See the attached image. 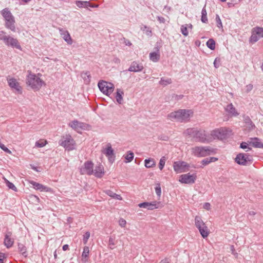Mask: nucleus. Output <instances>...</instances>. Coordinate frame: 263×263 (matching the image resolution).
Masks as SVG:
<instances>
[{
  "instance_id": "obj_1",
  "label": "nucleus",
  "mask_w": 263,
  "mask_h": 263,
  "mask_svg": "<svg viewBox=\"0 0 263 263\" xmlns=\"http://www.w3.org/2000/svg\"><path fill=\"white\" fill-rule=\"evenodd\" d=\"M193 115V111L191 109H180L168 114L167 118L171 121L186 122L189 121Z\"/></svg>"
},
{
  "instance_id": "obj_2",
  "label": "nucleus",
  "mask_w": 263,
  "mask_h": 263,
  "mask_svg": "<svg viewBox=\"0 0 263 263\" xmlns=\"http://www.w3.org/2000/svg\"><path fill=\"white\" fill-rule=\"evenodd\" d=\"M28 75L27 77L26 83L33 90H39L43 85H45V82L37 77L35 74L32 73L30 71H28Z\"/></svg>"
},
{
  "instance_id": "obj_3",
  "label": "nucleus",
  "mask_w": 263,
  "mask_h": 263,
  "mask_svg": "<svg viewBox=\"0 0 263 263\" xmlns=\"http://www.w3.org/2000/svg\"><path fill=\"white\" fill-rule=\"evenodd\" d=\"M0 40L3 41L4 43L7 46L21 49V46L18 40L10 35H7L4 31H0Z\"/></svg>"
},
{
  "instance_id": "obj_4",
  "label": "nucleus",
  "mask_w": 263,
  "mask_h": 263,
  "mask_svg": "<svg viewBox=\"0 0 263 263\" xmlns=\"http://www.w3.org/2000/svg\"><path fill=\"white\" fill-rule=\"evenodd\" d=\"M192 152L195 156L203 157L214 153L215 151L209 146H195L192 148Z\"/></svg>"
},
{
  "instance_id": "obj_5",
  "label": "nucleus",
  "mask_w": 263,
  "mask_h": 263,
  "mask_svg": "<svg viewBox=\"0 0 263 263\" xmlns=\"http://www.w3.org/2000/svg\"><path fill=\"white\" fill-rule=\"evenodd\" d=\"M195 225L203 238H206L209 235L210 230L200 216H195Z\"/></svg>"
},
{
  "instance_id": "obj_6",
  "label": "nucleus",
  "mask_w": 263,
  "mask_h": 263,
  "mask_svg": "<svg viewBox=\"0 0 263 263\" xmlns=\"http://www.w3.org/2000/svg\"><path fill=\"white\" fill-rule=\"evenodd\" d=\"M59 144L66 149L71 151L75 148L76 143L70 135H66L62 137L59 141Z\"/></svg>"
},
{
  "instance_id": "obj_7",
  "label": "nucleus",
  "mask_w": 263,
  "mask_h": 263,
  "mask_svg": "<svg viewBox=\"0 0 263 263\" xmlns=\"http://www.w3.org/2000/svg\"><path fill=\"white\" fill-rule=\"evenodd\" d=\"M98 86L100 91L107 96L110 95L114 90V84L105 81H99Z\"/></svg>"
},
{
  "instance_id": "obj_8",
  "label": "nucleus",
  "mask_w": 263,
  "mask_h": 263,
  "mask_svg": "<svg viewBox=\"0 0 263 263\" xmlns=\"http://www.w3.org/2000/svg\"><path fill=\"white\" fill-rule=\"evenodd\" d=\"M263 37V28L262 27H256L252 30V35L250 38V43L254 44Z\"/></svg>"
},
{
  "instance_id": "obj_9",
  "label": "nucleus",
  "mask_w": 263,
  "mask_h": 263,
  "mask_svg": "<svg viewBox=\"0 0 263 263\" xmlns=\"http://www.w3.org/2000/svg\"><path fill=\"white\" fill-rule=\"evenodd\" d=\"M189 164L184 161H176L174 162L173 168L177 173L185 172L189 171Z\"/></svg>"
},
{
  "instance_id": "obj_10",
  "label": "nucleus",
  "mask_w": 263,
  "mask_h": 263,
  "mask_svg": "<svg viewBox=\"0 0 263 263\" xmlns=\"http://www.w3.org/2000/svg\"><path fill=\"white\" fill-rule=\"evenodd\" d=\"M8 84L9 87L18 94L22 93V88L20 83L15 78H7Z\"/></svg>"
},
{
  "instance_id": "obj_11",
  "label": "nucleus",
  "mask_w": 263,
  "mask_h": 263,
  "mask_svg": "<svg viewBox=\"0 0 263 263\" xmlns=\"http://www.w3.org/2000/svg\"><path fill=\"white\" fill-rule=\"evenodd\" d=\"M196 179L195 174L191 175L190 173L183 174L180 176L179 181L182 183L193 184Z\"/></svg>"
},
{
  "instance_id": "obj_12",
  "label": "nucleus",
  "mask_w": 263,
  "mask_h": 263,
  "mask_svg": "<svg viewBox=\"0 0 263 263\" xmlns=\"http://www.w3.org/2000/svg\"><path fill=\"white\" fill-rule=\"evenodd\" d=\"M139 207L145 208L147 210H153L155 209H158L162 207V204L160 202L154 201L152 202H144L138 204Z\"/></svg>"
},
{
  "instance_id": "obj_13",
  "label": "nucleus",
  "mask_w": 263,
  "mask_h": 263,
  "mask_svg": "<svg viewBox=\"0 0 263 263\" xmlns=\"http://www.w3.org/2000/svg\"><path fill=\"white\" fill-rule=\"evenodd\" d=\"M102 152L108 157L109 162H112L114 161V149L112 148L110 143H107L106 147L103 149Z\"/></svg>"
},
{
  "instance_id": "obj_14",
  "label": "nucleus",
  "mask_w": 263,
  "mask_h": 263,
  "mask_svg": "<svg viewBox=\"0 0 263 263\" xmlns=\"http://www.w3.org/2000/svg\"><path fill=\"white\" fill-rule=\"evenodd\" d=\"M250 146L255 148H263V143L257 138H251L248 141V149H251Z\"/></svg>"
},
{
  "instance_id": "obj_15",
  "label": "nucleus",
  "mask_w": 263,
  "mask_h": 263,
  "mask_svg": "<svg viewBox=\"0 0 263 263\" xmlns=\"http://www.w3.org/2000/svg\"><path fill=\"white\" fill-rule=\"evenodd\" d=\"M84 167L81 168V174L90 175L93 173V164L91 161H87L84 164Z\"/></svg>"
},
{
  "instance_id": "obj_16",
  "label": "nucleus",
  "mask_w": 263,
  "mask_h": 263,
  "mask_svg": "<svg viewBox=\"0 0 263 263\" xmlns=\"http://www.w3.org/2000/svg\"><path fill=\"white\" fill-rule=\"evenodd\" d=\"M69 126L75 130L85 129L87 125L84 123L81 122L77 120H73L69 123Z\"/></svg>"
},
{
  "instance_id": "obj_17",
  "label": "nucleus",
  "mask_w": 263,
  "mask_h": 263,
  "mask_svg": "<svg viewBox=\"0 0 263 263\" xmlns=\"http://www.w3.org/2000/svg\"><path fill=\"white\" fill-rule=\"evenodd\" d=\"M30 183L36 190H40V191H45L46 192H52V191L51 188L45 186L42 184L36 182L34 181H30Z\"/></svg>"
},
{
  "instance_id": "obj_18",
  "label": "nucleus",
  "mask_w": 263,
  "mask_h": 263,
  "mask_svg": "<svg viewBox=\"0 0 263 263\" xmlns=\"http://www.w3.org/2000/svg\"><path fill=\"white\" fill-rule=\"evenodd\" d=\"M60 35L62 36L64 41L69 45L72 44V40L68 31L65 30L62 28H59Z\"/></svg>"
},
{
  "instance_id": "obj_19",
  "label": "nucleus",
  "mask_w": 263,
  "mask_h": 263,
  "mask_svg": "<svg viewBox=\"0 0 263 263\" xmlns=\"http://www.w3.org/2000/svg\"><path fill=\"white\" fill-rule=\"evenodd\" d=\"M143 69V66L142 64L139 63L137 61H134L131 63L128 70L130 72H140Z\"/></svg>"
},
{
  "instance_id": "obj_20",
  "label": "nucleus",
  "mask_w": 263,
  "mask_h": 263,
  "mask_svg": "<svg viewBox=\"0 0 263 263\" xmlns=\"http://www.w3.org/2000/svg\"><path fill=\"white\" fill-rule=\"evenodd\" d=\"M11 236L12 232L9 231L7 232L5 235L4 243L7 248H11L14 243V240L11 238Z\"/></svg>"
},
{
  "instance_id": "obj_21",
  "label": "nucleus",
  "mask_w": 263,
  "mask_h": 263,
  "mask_svg": "<svg viewBox=\"0 0 263 263\" xmlns=\"http://www.w3.org/2000/svg\"><path fill=\"white\" fill-rule=\"evenodd\" d=\"M76 4L77 7L79 8H87L88 7L91 8H98L99 7L98 5L96 4H91L89 1H76Z\"/></svg>"
},
{
  "instance_id": "obj_22",
  "label": "nucleus",
  "mask_w": 263,
  "mask_h": 263,
  "mask_svg": "<svg viewBox=\"0 0 263 263\" xmlns=\"http://www.w3.org/2000/svg\"><path fill=\"white\" fill-rule=\"evenodd\" d=\"M227 129L223 128L214 130L212 132L211 135L214 137L222 139L224 138L227 134Z\"/></svg>"
},
{
  "instance_id": "obj_23",
  "label": "nucleus",
  "mask_w": 263,
  "mask_h": 263,
  "mask_svg": "<svg viewBox=\"0 0 263 263\" xmlns=\"http://www.w3.org/2000/svg\"><path fill=\"white\" fill-rule=\"evenodd\" d=\"M207 135L205 131L203 129H198L195 139L197 141L204 142L206 140Z\"/></svg>"
},
{
  "instance_id": "obj_24",
  "label": "nucleus",
  "mask_w": 263,
  "mask_h": 263,
  "mask_svg": "<svg viewBox=\"0 0 263 263\" xmlns=\"http://www.w3.org/2000/svg\"><path fill=\"white\" fill-rule=\"evenodd\" d=\"M1 14L3 16L5 19V21H6L8 20L14 18V17L9 10L8 8H5L3 9L1 11Z\"/></svg>"
},
{
  "instance_id": "obj_25",
  "label": "nucleus",
  "mask_w": 263,
  "mask_h": 263,
  "mask_svg": "<svg viewBox=\"0 0 263 263\" xmlns=\"http://www.w3.org/2000/svg\"><path fill=\"white\" fill-rule=\"evenodd\" d=\"M235 161L239 165H245L247 162V158L243 154L240 153L237 155Z\"/></svg>"
},
{
  "instance_id": "obj_26",
  "label": "nucleus",
  "mask_w": 263,
  "mask_h": 263,
  "mask_svg": "<svg viewBox=\"0 0 263 263\" xmlns=\"http://www.w3.org/2000/svg\"><path fill=\"white\" fill-rule=\"evenodd\" d=\"M156 49V51L151 52L149 53V59L154 62H158L160 60V58L159 48L157 47Z\"/></svg>"
},
{
  "instance_id": "obj_27",
  "label": "nucleus",
  "mask_w": 263,
  "mask_h": 263,
  "mask_svg": "<svg viewBox=\"0 0 263 263\" xmlns=\"http://www.w3.org/2000/svg\"><path fill=\"white\" fill-rule=\"evenodd\" d=\"M15 18L8 20L5 21V27L7 29H10L13 32L16 31V28L15 26Z\"/></svg>"
},
{
  "instance_id": "obj_28",
  "label": "nucleus",
  "mask_w": 263,
  "mask_h": 263,
  "mask_svg": "<svg viewBox=\"0 0 263 263\" xmlns=\"http://www.w3.org/2000/svg\"><path fill=\"white\" fill-rule=\"evenodd\" d=\"M198 129L196 128H189L186 129L184 132V136H189L194 139H195Z\"/></svg>"
},
{
  "instance_id": "obj_29",
  "label": "nucleus",
  "mask_w": 263,
  "mask_h": 263,
  "mask_svg": "<svg viewBox=\"0 0 263 263\" xmlns=\"http://www.w3.org/2000/svg\"><path fill=\"white\" fill-rule=\"evenodd\" d=\"M225 110L232 116H236L238 115L235 108L232 103L228 104L225 108Z\"/></svg>"
},
{
  "instance_id": "obj_30",
  "label": "nucleus",
  "mask_w": 263,
  "mask_h": 263,
  "mask_svg": "<svg viewBox=\"0 0 263 263\" xmlns=\"http://www.w3.org/2000/svg\"><path fill=\"white\" fill-rule=\"evenodd\" d=\"M94 175L98 178H101L104 174V168L102 165H99L96 167L93 171Z\"/></svg>"
},
{
  "instance_id": "obj_31",
  "label": "nucleus",
  "mask_w": 263,
  "mask_h": 263,
  "mask_svg": "<svg viewBox=\"0 0 263 263\" xmlns=\"http://www.w3.org/2000/svg\"><path fill=\"white\" fill-rule=\"evenodd\" d=\"M81 77L84 81V83L86 84H89L90 82L91 76L89 71H83L81 73Z\"/></svg>"
},
{
  "instance_id": "obj_32",
  "label": "nucleus",
  "mask_w": 263,
  "mask_h": 263,
  "mask_svg": "<svg viewBox=\"0 0 263 263\" xmlns=\"http://www.w3.org/2000/svg\"><path fill=\"white\" fill-rule=\"evenodd\" d=\"M124 95L123 91L120 89H117V92H116V99L117 102L121 104L123 102V95Z\"/></svg>"
},
{
  "instance_id": "obj_33",
  "label": "nucleus",
  "mask_w": 263,
  "mask_h": 263,
  "mask_svg": "<svg viewBox=\"0 0 263 263\" xmlns=\"http://www.w3.org/2000/svg\"><path fill=\"white\" fill-rule=\"evenodd\" d=\"M105 193L107 195L109 196L110 197H112V198H115V199H118L119 200H122V198L120 195L115 193L114 192H112V191H111L110 190H107L105 191Z\"/></svg>"
},
{
  "instance_id": "obj_34",
  "label": "nucleus",
  "mask_w": 263,
  "mask_h": 263,
  "mask_svg": "<svg viewBox=\"0 0 263 263\" xmlns=\"http://www.w3.org/2000/svg\"><path fill=\"white\" fill-rule=\"evenodd\" d=\"M89 253V249L88 247L85 246L83 248V251L82 254V260L85 261L87 260V258L88 257Z\"/></svg>"
},
{
  "instance_id": "obj_35",
  "label": "nucleus",
  "mask_w": 263,
  "mask_h": 263,
  "mask_svg": "<svg viewBox=\"0 0 263 263\" xmlns=\"http://www.w3.org/2000/svg\"><path fill=\"white\" fill-rule=\"evenodd\" d=\"M145 166L147 168H151L155 165V162L153 159H147L144 161Z\"/></svg>"
},
{
  "instance_id": "obj_36",
  "label": "nucleus",
  "mask_w": 263,
  "mask_h": 263,
  "mask_svg": "<svg viewBox=\"0 0 263 263\" xmlns=\"http://www.w3.org/2000/svg\"><path fill=\"white\" fill-rule=\"evenodd\" d=\"M18 249L19 252L22 254L25 257L27 256L26 254V247L23 244L21 243H18Z\"/></svg>"
},
{
  "instance_id": "obj_37",
  "label": "nucleus",
  "mask_w": 263,
  "mask_h": 263,
  "mask_svg": "<svg viewBox=\"0 0 263 263\" xmlns=\"http://www.w3.org/2000/svg\"><path fill=\"white\" fill-rule=\"evenodd\" d=\"M206 46L211 50H214L215 48V42L212 39H210L206 42Z\"/></svg>"
},
{
  "instance_id": "obj_38",
  "label": "nucleus",
  "mask_w": 263,
  "mask_h": 263,
  "mask_svg": "<svg viewBox=\"0 0 263 263\" xmlns=\"http://www.w3.org/2000/svg\"><path fill=\"white\" fill-rule=\"evenodd\" d=\"M172 82V81L171 78L164 79L162 78L161 79L159 84L163 86H166L168 84H171Z\"/></svg>"
},
{
  "instance_id": "obj_39",
  "label": "nucleus",
  "mask_w": 263,
  "mask_h": 263,
  "mask_svg": "<svg viewBox=\"0 0 263 263\" xmlns=\"http://www.w3.org/2000/svg\"><path fill=\"white\" fill-rule=\"evenodd\" d=\"M207 13L206 9L205 8H203L201 11V20L203 23H207L208 22V18H207Z\"/></svg>"
},
{
  "instance_id": "obj_40",
  "label": "nucleus",
  "mask_w": 263,
  "mask_h": 263,
  "mask_svg": "<svg viewBox=\"0 0 263 263\" xmlns=\"http://www.w3.org/2000/svg\"><path fill=\"white\" fill-rule=\"evenodd\" d=\"M141 29L143 31H145V34L148 36H151L152 35V30L151 28L148 27H147L146 25H142L141 27Z\"/></svg>"
},
{
  "instance_id": "obj_41",
  "label": "nucleus",
  "mask_w": 263,
  "mask_h": 263,
  "mask_svg": "<svg viewBox=\"0 0 263 263\" xmlns=\"http://www.w3.org/2000/svg\"><path fill=\"white\" fill-rule=\"evenodd\" d=\"M181 32L184 36H186L188 35L187 24L183 25L181 26Z\"/></svg>"
},
{
  "instance_id": "obj_42",
  "label": "nucleus",
  "mask_w": 263,
  "mask_h": 263,
  "mask_svg": "<svg viewBox=\"0 0 263 263\" xmlns=\"http://www.w3.org/2000/svg\"><path fill=\"white\" fill-rule=\"evenodd\" d=\"M47 143L46 140H40L35 142V146L37 147H42L44 146Z\"/></svg>"
},
{
  "instance_id": "obj_43",
  "label": "nucleus",
  "mask_w": 263,
  "mask_h": 263,
  "mask_svg": "<svg viewBox=\"0 0 263 263\" xmlns=\"http://www.w3.org/2000/svg\"><path fill=\"white\" fill-rule=\"evenodd\" d=\"M165 161H166V158L164 156L162 157L160 159L159 163V167L160 170H162L163 168L165 163Z\"/></svg>"
},
{
  "instance_id": "obj_44",
  "label": "nucleus",
  "mask_w": 263,
  "mask_h": 263,
  "mask_svg": "<svg viewBox=\"0 0 263 263\" xmlns=\"http://www.w3.org/2000/svg\"><path fill=\"white\" fill-rule=\"evenodd\" d=\"M6 184H7V186L9 189L12 190L14 191H15V192L17 191L16 187L12 182H10V181L7 180Z\"/></svg>"
},
{
  "instance_id": "obj_45",
  "label": "nucleus",
  "mask_w": 263,
  "mask_h": 263,
  "mask_svg": "<svg viewBox=\"0 0 263 263\" xmlns=\"http://www.w3.org/2000/svg\"><path fill=\"white\" fill-rule=\"evenodd\" d=\"M129 152L130 153L128 154L125 157V159L127 160V162H131L134 158V153L130 152Z\"/></svg>"
},
{
  "instance_id": "obj_46",
  "label": "nucleus",
  "mask_w": 263,
  "mask_h": 263,
  "mask_svg": "<svg viewBox=\"0 0 263 263\" xmlns=\"http://www.w3.org/2000/svg\"><path fill=\"white\" fill-rule=\"evenodd\" d=\"M216 22L217 23V26L219 28H222V24L221 21V19L218 15H216Z\"/></svg>"
},
{
  "instance_id": "obj_47",
  "label": "nucleus",
  "mask_w": 263,
  "mask_h": 263,
  "mask_svg": "<svg viewBox=\"0 0 263 263\" xmlns=\"http://www.w3.org/2000/svg\"><path fill=\"white\" fill-rule=\"evenodd\" d=\"M90 237V233L89 232H86L85 234L83 235V241L84 244H86L87 242L88 239Z\"/></svg>"
},
{
  "instance_id": "obj_48",
  "label": "nucleus",
  "mask_w": 263,
  "mask_h": 263,
  "mask_svg": "<svg viewBox=\"0 0 263 263\" xmlns=\"http://www.w3.org/2000/svg\"><path fill=\"white\" fill-rule=\"evenodd\" d=\"M214 66L215 68H218L220 64V59L219 58H216L214 61Z\"/></svg>"
},
{
  "instance_id": "obj_49",
  "label": "nucleus",
  "mask_w": 263,
  "mask_h": 263,
  "mask_svg": "<svg viewBox=\"0 0 263 263\" xmlns=\"http://www.w3.org/2000/svg\"><path fill=\"white\" fill-rule=\"evenodd\" d=\"M155 192L156 194L160 197L161 194V187L159 184L157 185V186L155 188Z\"/></svg>"
},
{
  "instance_id": "obj_50",
  "label": "nucleus",
  "mask_w": 263,
  "mask_h": 263,
  "mask_svg": "<svg viewBox=\"0 0 263 263\" xmlns=\"http://www.w3.org/2000/svg\"><path fill=\"white\" fill-rule=\"evenodd\" d=\"M255 128V125L252 123V121L248 119V130H251Z\"/></svg>"
},
{
  "instance_id": "obj_51",
  "label": "nucleus",
  "mask_w": 263,
  "mask_h": 263,
  "mask_svg": "<svg viewBox=\"0 0 263 263\" xmlns=\"http://www.w3.org/2000/svg\"><path fill=\"white\" fill-rule=\"evenodd\" d=\"M119 224L121 227L124 228L126 226V221L124 219L120 218L119 220Z\"/></svg>"
},
{
  "instance_id": "obj_52",
  "label": "nucleus",
  "mask_w": 263,
  "mask_h": 263,
  "mask_svg": "<svg viewBox=\"0 0 263 263\" xmlns=\"http://www.w3.org/2000/svg\"><path fill=\"white\" fill-rule=\"evenodd\" d=\"M115 245V243L114 242V239H113L111 237H110L109 239V248L111 249H113L114 248L112 247L111 246H114Z\"/></svg>"
},
{
  "instance_id": "obj_53",
  "label": "nucleus",
  "mask_w": 263,
  "mask_h": 263,
  "mask_svg": "<svg viewBox=\"0 0 263 263\" xmlns=\"http://www.w3.org/2000/svg\"><path fill=\"white\" fill-rule=\"evenodd\" d=\"M210 163H211V161L209 160V158H206L202 160L201 161V164L204 166Z\"/></svg>"
},
{
  "instance_id": "obj_54",
  "label": "nucleus",
  "mask_w": 263,
  "mask_h": 263,
  "mask_svg": "<svg viewBox=\"0 0 263 263\" xmlns=\"http://www.w3.org/2000/svg\"><path fill=\"white\" fill-rule=\"evenodd\" d=\"M157 18L158 21L161 23H164L165 22V19L163 17L158 16Z\"/></svg>"
},
{
  "instance_id": "obj_55",
  "label": "nucleus",
  "mask_w": 263,
  "mask_h": 263,
  "mask_svg": "<svg viewBox=\"0 0 263 263\" xmlns=\"http://www.w3.org/2000/svg\"><path fill=\"white\" fill-rule=\"evenodd\" d=\"M113 62L116 63V64H119L120 63V60L118 58H117V57H115L113 59Z\"/></svg>"
},
{
  "instance_id": "obj_56",
  "label": "nucleus",
  "mask_w": 263,
  "mask_h": 263,
  "mask_svg": "<svg viewBox=\"0 0 263 263\" xmlns=\"http://www.w3.org/2000/svg\"><path fill=\"white\" fill-rule=\"evenodd\" d=\"M203 207L204 209H206V210H209L210 208V204L209 203H205L204 205H203Z\"/></svg>"
},
{
  "instance_id": "obj_57",
  "label": "nucleus",
  "mask_w": 263,
  "mask_h": 263,
  "mask_svg": "<svg viewBox=\"0 0 263 263\" xmlns=\"http://www.w3.org/2000/svg\"><path fill=\"white\" fill-rule=\"evenodd\" d=\"M240 147L243 149L247 148V142H242L240 144Z\"/></svg>"
},
{
  "instance_id": "obj_58",
  "label": "nucleus",
  "mask_w": 263,
  "mask_h": 263,
  "mask_svg": "<svg viewBox=\"0 0 263 263\" xmlns=\"http://www.w3.org/2000/svg\"><path fill=\"white\" fill-rule=\"evenodd\" d=\"M159 263H170L168 259L165 258L160 261Z\"/></svg>"
},
{
  "instance_id": "obj_59",
  "label": "nucleus",
  "mask_w": 263,
  "mask_h": 263,
  "mask_svg": "<svg viewBox=\"0 0 263 263\" xmlns=\"http://www.w3.org/2000/svg\"><path fill=\"white\" fill-rule=\"evenodd\" d=\"M209 160L211 161V162H215L218 160V158L216 157H210L209 158Z\"/></svg>"
},
{
  "instance_id": "obj_60",
  "label": "nucleus",
  "mask_w": 263,
  "mask_h": 263,
  "mask_svg": "<svg viewBox=\"0 0 263 263\" xmlns=\"http://www.w3.org/2000/svg\"><path fill=\"white\" fill-rule=\"evenodd\" d=\"M30 198H34L37 202H39L40 199H39V197H37V196H36L35 195H31L30 196Z\"/></svg>"
},
{
  "instance_id": "obj_61",
  "label": "nucleus",
  "mask_w": 263,
  "mask_h": 263,
  "mask_svg": "<svg viewBox=\"0 0 263 263\" xmlns=\"http://www.w3.org/2000/svg\"><path fill=\"white\" fill-rule=\"evenodd\" d=\"M125 44L126 45H127V46H131L132 45V43L129 41V40H126L124 42Z\"/></svg>"
},
{
  "instance_id": "obj_62",
  "label": "nucleus",
  "mask_w": 263,
  "mask_h": 263,
  "mask_svg": "<svg viewBox=\"0 0 263 263\" xmlns=\"http://www.w3.org/2000/svg\"><path fill=\"white\" fill-rule=\"evenodd\" d=\"M68 248H69V246H68V245H64V246H63V248H62V249H63V250L64 251H66L67 250H68Z\"/></svg>"
},
{
  "instance_id": "obj_63",
  "label": "nucleus",
  "mask_w": 263,
  "mask_h": 263,
  "mask_svg": "<svg viewBox=\"0 0 263 263\" xmlns=\"http://www.w3.org/2000/svg\"><path fill=\"white\" fill-rule=\"evenodd\" d=\"M249 214L250 216H254L256 214V213L254 211H251L249 212Z\"/></svg>"
},
{
  "instance_id": "obj_64",
  "label": "nucleus",
  "mask_w": 263,
  "mask_h": 263,
  "mask_svg": "<svg viewBox=\"0 0 263 263\" xmlns=\"http://www.w3.org/2000/svg\"><path fill=\"white\" fill-rule=\"evenodd\" d=\"M5 257V254L3 253H0V258H2Z\"/></svg>"
}]
</instances>
